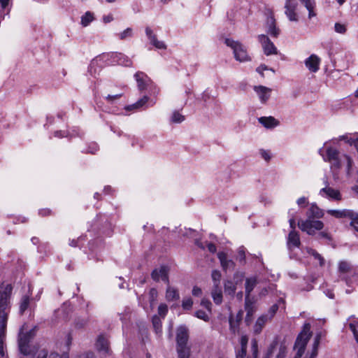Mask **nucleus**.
Wrapping results in <instances>:
<instances>
[{
	"instance_id": "39",
	"label": "nucleus",
	"mask_w": 358,
	"mask_h": 358,
	"mask_svg": "<svg viewBox=\"0 0 358 358\" xmlns=\"http://www.w3.org/2000/svg\"><path fill=\"white\" fill-rule=\"evenodd\" d=\"M320 343V337L317 336H316L313 346V351L311 352V355L309 358H315L317 355V348Z\"/></svg>"
},
{
	"instance_id": "9",
	"label": "nucleus",
	"mask_w": 358,
	"mask_h": 358,
	"mask_svg": "<svg viewBox=\"0 0 358 358\" xmlns=\"http://www.w3.org/2000/svg\"><path fill=\"white\" fill-rule=\"evenodd\" d=\"M217 258L219 259L221 267L224 272L234 270L236 264L232 259L228 258L227 253L224 252H219L217 253Z\"/></svg>"
},
{
	"instance_id": "40",
	"label": "nucleus",
	"mask_w": 358,
	"mask_h": 358,
	"mask_svg": "<svg viewBox=\"0 0 358 358\" xmlns=\"http://www.w3.org/2000/svg\"><path fill=\"white\" fill-rule=\"evenodd\" d=\"M150 43L158 49H166V45L163 41H158L157 37H152V40Z\"/></svg>"
},
{
	"instance_id": "47",
	"label": "nucleus",
	"mask_w": 358,
	"mask_h": 358,
	"mask_svg": "<svg viewBox=\"0 0 358 358\" xmlns=\"http://www.w3.org/2000/svg\"><path fill=\"white\" fill-rule=\"evenodd\" d=\"M201 306L207 309V310L211 313L212 311V303L208 299H203L201 301Z\"/></svg>"
},
{
	"instance_id": "45",
	"label": "nucleus",
	"mask_w": 358,
	"mask_h": 358,
	"mask_svg": "<svg viewBox=\"0 0 358 358\" xmlns=\"http://www.w3.org/2000/svg\"><path fill=\"white\" fill-rule=\"evenodd\" d=\"M168 313V306L165 303H161L158 307V314L164 317Z\"/></svg>"
},
{
	"instance_id": "36",
	"label": "nucleus",
	"mask_w": 358,
	"mask_h": 358,
	"mask_svg": "<svg viewBox=\"0 0 358 358\" xmlns=\"http://www.w3.org/2000/svg\"><path fill=\"white\" fill-rule=\"evenodd\" d=\"M221 273L220 271L218 270H213L212 271V274H211V277H212V279L213 280V282H214V285L213 286H215V285H220V280H221Z\"/></svg>"
},
{
	"instance_id": "25",
	"label": "nucleus",
	"mask_w": 358,
	"mask_h": 358,
	"mask_svg": "<svg viewBox=\"0 0 358 358\" xmlns=\"http://www.w3.org/2000/svg\"><path fill=\"white\" fill-rule=\"evenodd\" d=\"M257 285L256 278H249L245 280V294L248 297Z\"/></svg>"
},
{
	"instance_id": "46",
	"label": "nucleus",
	"mask_w": 358,
	"mask_h": 358,
	"mask_svg": "<svg viewBox=\"0 0 358 358\" xmlns=\"http://www.w3.org/2000/svg\"><path fill=\"white\" fill-rule=\"evenodd\" d=\"M351 220L350 225L355 229L356 231H358V214L353 212L352 217H349Z\"/></svg>"
},
{
	"instance_id": "49",
	"label": "nucleus",
	"mask_w": 358,
	"mask_h": 358,
	"mask_svg": "<svg viewBox=\"0 0 358 358\" xmlns=\"http://www.w3.org/2000/svg\"><path fill=\"white\" fill-rule=\"evenodd\" d=\"M251 348L252 351V354L255 358L257 356L258 353V344L256 339H253L251 341Z\"/></svg>"
},
{
	"instance_id": "42",
	"label": "nucleus",
	"mask_w": 358,
	"mask_h": 358,
	"mask_svg": "<svg viewBox=\"0 0 358 358\" xmlns=\"http://www.w3.org/2000/svg\"><path fill=\"white\" fill-rule=\"evenodd\" d=\"M343 158L344 159V160L346 162L347 173H348V174H350V171L352 170V164H353V161L351 159V157L350 156L347 155H343Z\"/></svg>"
},
{
	"instance_id": "16",
	"label": "nucleus",
	"mask_w": 358,
	"mask_h": 358,
	"mask_svg": "<svg viewBox=\"0 0 358 358\" xmlns=\"http://www.w3.org/2000/svg\"><path fill=\"white\" fill-rule=\"evenodd\" d=\"M254 90L258 94L262 103H265L271 96V89L264 86H255Z\"/></svg>"
},
{
	"instance_id": "4",
	"label": "nucleus",
	"mask_w": 358,
	"mask_h": 358,
	"mask_svg": "<svg viewBox=\"0 0 358 358\" xmlns=\"http://www.w3.org/2000/svg\"><path fill=\"white\" fill-rule=\"evenodd\" d=\"M189 331L184 326L179 327L176 331V352L178 358H189L191 348L188 345Z\"/></svg>"
},
{
	"instance_id": "58",
	"label": "nucleus",
	"mask_w": 358,
	"mask_h": 358,
	"mask_svg": "<svg viewBox=\"0 0 358 358\" xmlns=\"http://www.w3.org/2000/svg\"><path fill=\"white\" fill-rule=\"evenodd\" d=\"M122 96V94H117L115 95H110L109 94L106 97V99L109 103H113L115 100L120 99Z\"/></svg>"
},
{
	"instance_id": "6",
	"label": "nucleus",
	"mask_w": 358,
	"mask_h": 358,
	"mask_svg": "<svg viewBox=\"0 0 358 358\" xmlns=\"http://www.w3.org/2000/svg\"><path fill=\"white\" fill-rule=\"evenodd\" d=\"M225 44L233 50L234 58L240 62H245L251 60L245 45L238 41H234L231 38H226Z\"/></svg>"
},
{
	"instance_id": "18",
	"label": "nucleus",
	"mask_w": 358,
	"mask_h": 358,
	"mask_svg": "<svg viewBox=\"0 0 358 358\" xmlns=\"http://www.w3.org/2000/svg\"><path fill=\"white\" fill-rule=\"evenodd\" d=\"M270 320L271 317H268V315H262L260 317H259L254 325L255 334H260L265 324Z\"/></svg>"
},
{
	"instance_id": "14",
	"label": "nucleus",
	"mask_w": 358,
	"mask_h": 358,
	"mask_svg": "<svg viewBox=\"0 0 358 358\" xmlns=\"http://www.w3.org/2000/svg\"><path fill=\"white\" fill-rule=\"evenodd\" d=\"M320 194L336 201L342 199L341 194L338 189H335L331 187H325L320 189Z\"/></svg>"
},
{
	"instance_id": "2",
	"label": "nucleus",
	"mask_w": 358,
	"mask_h": 358,
	"mask_svg": "<svg viewBox=\"0 0 358 358\" xmlns=\"http://www.w3.org/2000/svg\"><path fill=\"white\" fill-rule=\"evenodd\" d=\"M307 215L308 219L299 220L298 227L301 231L306 232L308 235H314L316 231L323 229L324 223L322 221L315 220L311 218L322 217L324 216V211L316 204H312Z\"/></svg>"
},
{
	"instance_id": "60",
	"label": "nucleus",
	"mask_w": 358,
	"mask_h": 358,
	"mask_svg": "<svg viewBox=\"0 0 358 358\" xmlns=\"http://www.w3.org/2000/svg\"><path fill=\"white\" fill-rule=\"evenodd\" d=\"M286 357V349L284 346H280L276 358H285Z\"/></svg>"
},
{
	"instance_id": "61",
	"label": "nucleus",
	"mask_w": 358,
	"mask_h": 358,
	"mask_svg": "<svg viewBox=\"0 0 358 358\" xmlns=\"http://www.w3.org/2000/svg\"><path fill=\"white\" fill-rule=\"evenodd\" d=\"M192 293L194 296H201L202 294V290L200 287L194 286L192 289Z\"/></svg>"
},
{
	"instance_id": "20",
	"label": "nucleus",
	"mask_w": 358,
	"mask_h": 358,
	"mask_svg": "<svg viewBox=\"0 0 358 358\" xmlns=\"http://www.w3.org/2000/svg\"><path fill=\"white\" fill-rule=\"evenodd\" d=\"M258 121L267 129H273L279 125L280 123L278 120L272 116L261 117L258 119Z\"/></svg>"
},
{
	"instance_id": "57",
	"label": "nucleus",
	"mask_w": 358,
	"mask_h": 358,
	"mask_svg": "<svg viewBox=\"0 0 358 358\" xmlns=\"http://www.w3.org/2000/svg\"><path fill=\"white\" fill-rule=\"evenodd\" d=\"M317 239L325 238L327 240H331V235L328 232L321 231L317 234Z\"/></svg>"
},
{
	"instance_id": "34",
	"label": "nucleus",
	"mask_w": 358,
	"mask_h": 358,
	"mask_svg": "<svg viewBox=\"0 0 358 358\" xmlns=\"http://www.w3.org/2000/svg\"><path fill=\"white\" fill-rule=\"evenodd\" d=\"M308 253L314 257V258L319 261L320 265L322 266L324 264V259L320 254H319L315 250L310 248L308 250Z\"/></svg>"
},
{
	"instance_id": "12",
	"label": "nucleus",
	"mask_w": 358,
	"mask_h": 358,
	"mask_svg": "<svg viewBox=\"0 0 358 358\" xmlns=\"http://www.w3.org/2000/svg\"><path fill=\"white\" fill-rule=\"evenodd\" d=\"M169 270L166 266H162L159 268H156L152 271L151 277L155 281H159L162 280L169 284Z\"/></svg>"
},
{
	"instance_id": "56",
	"label": "nucleus",
	"mask_w": 358,
	"mask_h": 358,
	"mask_svg": "<svg viewBox=\"0 0 358 358\" xmlns=\"http://www.w3.org/2000/svg\"><path fill=\"white\" fill-rule=\"evenodd\" d=\"M48 358H69V355L66 353L60 355L57 352H52L49 355Z\"/></svg>"
},
{
	"instance_id": "26",
	"label": "nucleus",
	"mask_w": 358,
	"mask_h": 358,
	"mask_svg": "<svg viewBox=\"0 0 358 358\" xmlns=\"http://www.w3.org/2000/svg\"><path fill=\"white\" fill-rule=\"evenodd\" d=\"M166 298L168 301H175L179 299V294L177 289L169 286L166 292Z\"/></svg>"
},
{
	"instance_id": "11",
	"label": "nucleus",
	"mask_w": 358,
	"mask_h": 358,
	"mask_svg": "<svg viewBox=\"0 0 358 358\" xmlns=\"http://www.w3.org/2000/svg\"><path fill=\"white\" fill-rule=\"evenodd\" d=\"M297 3L295 0H287L285 2V14L290 21L296 22L298 20L297 14L295 12Z\"/></svg>"
},
{
	"instance_id": "38",
	"label": "nucleus",
	"mask_w": 358,
	"mask_h": 358,
	"mask_svg": "<svg viewBox=\"0 0 358 358\" xmlns=\"http://www.w3.org/2000/svg\"><path fill=\"white\" fill-rule=\"evenodd\" d=\"M194 316L200 320H203L204 322H208L210 320L208 315L202 310H196L194 313Z\"/></svg>"
},
{
	"instance_id": "35",
	"label": "nucleus",
	"mask_w": 358,
	"mask_h": 358,
	"mask_svg": "<svg viewBox=\"0 0 358 358\" xmlns=\"http://www.w3.org/2000/svg\"><path fill=\"white\" fill-rule=\"evenodd\" d=\"M229 322L230 330L233 334H235L236 331H238L239 324L238 323V322H236L234 320V317H233L232 315L229 316Z\"/></svg>"
},
{
	"instance_id": "28",
	"label": "nucleus",
	"mask_w": 358,
	"mask_h": 358,
	"mask_svg": "<svg viewBox=\"0 0 358 358\" xmlns=\"http://www.w3.org/2000/svg\"><path fill=\"white\" fill-rule=\"evenodd\" d=\"M352 271L351 264L346 261H341L338 264V271L341 273H350Z\"/></svg>"
},
{
	"instance_id": "59",
	"label": "nucleus",
	"mask_w": 358,
	"mask_h": 358,
	"mask_svg": "<svg viewBox=\"0 0 358 358\" xmlns=\"http://www.w3.org/2000/svg\"><path fill=\"white\" fill-rule=\"evenodd\" d=\"M260 154L262 157L264 159L266 162H268L271 159V155L269 151L261 150Z\"/></svg>"
},
{
	"instance_id": "29",
	"label": "nucleus",
	"mask_w": 358,
	"mask_h": 358,
	"mask_svg": "<svg viewBox=\"0 0 358 358\" xmlns=\"http://www.w3.org/2000/svg\"><path fill=\"white\" fill-rule=\"evenodd\" d=\"M236 285L231 280H227L224 282V292L229 295H234L236 292Z\"/></svg>"
},
{
	"instance_id": "33",
	"label": "nucleus",
	"mask_w": 358,
	"mask_h": 358,
	"mask_svg": "<svg viewBox=\"0 0 358 358\" xmlns=\"http://www.w3.org/2000/svg\"><path fill=\"white\" fill-rule=\"evenodd\" d=\"M157 296H158L157 290L155 288H151L149 292V301H150V308L152 309L153 308V307L155 306V303L157 301Z\"/></svg>"
},
{
	"instance_id": "62",
	"label": "nucleus",
	"mask_w": 358,
	"mask_h": 358,
	"mask_svg": "<svg viewBox=\"0 0 358 358\" xmlns=\"http://www.w3.org/2000/svg\"><path fill=\"white\" fill-rule=\"evenodd\" d=\"M145 34L150 41L152 40V37H157L153 34L152 30L148 27L145 28Z\"/></svg>"
},
{
	"instance_id": "37",
	"label": "nucleus",
	"mask_w": 358,
	"mask_h": 358,
	"mask_svg": "<svg viewBox=\"0 0 358 358\" xmlns=\"http://www.w3.org/2000/svg\"><path fill=\"white\" fill-rule=\"evenodd\" d=\"M133 31L131 28H127L125 30H124L122 32L117 34L120 40H125L128 38H130L132 36Z\"/></svg>"
},
{
	"instance_id": "8",
	"label": "nucleus",
	"mask_w": 358,
	"mask_h": 358,
	"mask_svg": "<svg viewBox=\"0 0 358 358\" xmlns=\"http://www.w3.org/2000/svg\"><path fill=\"white\" fill-rule=\"evenodd\" d=\"M324 160L328 161L331 164V168L339 169L341 167V159L339 158L338 151L333 148L327 149V156Z\"/></svg>"
},
{
	"instance_id": "55",
	"label": "nucleus",
	"mask_w": 358,
	"mask_h": 358,
	"mask_svg": "<svg viewBox=\"0 0 358 358\" xmlns=\"http://www.w3.org/2000/svg\"><path fill=\"white\" fill-rule=\"evenodd\" d=\"M303 4L306 6V8H315V0H300Z\"/></svg>"
},
{
	"instance_id": "15",
	"label": "nucleus",
	"mask_w": 358,
	"mask_h": 358,
	"mask_svg": "<svg viewBox=\"0 0 358 358\" xmlns=\"http://www.w3.org/2000/svg\"><path fill=\"white\" fill-rule=\"evenodd\" d=\"M134 78L136 80L138 90L141 92L145 90L147 87L148 83L150 81L148 76L142 71H138L135 73Z\"/></svg>"
},
{
	"instance_id": "22",
	"label": "nucleus",
	"mask_w": 358,
	"mask_h": 358,
	"mask_svg": "<svg viewBox=\"0 0 358 358\" xmlns=\"http://www.w3.org/2000/svg\"><path fill=\"white\" fill-rule=\"evenodd\" d=\"M268 30L267 33L272 37L277 38L280 34V29L275 26V20L273 16L268 18Z\"/></svg>"
},
{
	"instance_id": "21",
	"label": "nucleus",
	"mask_w": 358,
	"mask_h": 358,
	"mask_svg": "<svg viewBox=\"0 0 358 358\" xmlns=\"http://www.w3.org/2000/svg\"><path fill=\"white\" fill-rule=\"evenodd\" d=\"M327 213L336 218L352 217L353 215V211L348 209L328 210Z\"/></svg>"
},
{
	"instance_id": "64",
	"label": "nucleus",
	"mask_w": 358,
	"mask_h": 358,
	"mask_svg": "<svg viewBox=\"0 0 358 358\" xmlns=\"http://www.w3.org/2000/svg\"><path fill=\"white\" fill-rule=\"evenodd\" d=\"M79 358H95V355L92 352H86L81 355Z\"/></svg>"
},
{
	"instance_id": "44",
	"label": "nucleus",
	"mask_w": 358,
	"mask_h": 358,
	"mask_svg": "<svg viewBox=\"0 0 358 358\" xmlns=\"http://www.w3.org/2000/svg\"><path fill=\"white\" fill-rule=\"evenodd\" d=\"M171 120H172V122H173L180 123V122H182L185 120V117L183 115H182L178 111H175L173 113Z\"/></svg>"
},
{
	"instance_id": "54",
	"label": "nucleus",
	"mask_w": 358,
	"mask_h": 358,
	"mask_svg": "<svg viewBox=\"0 0 358 358\" xmlns=\"http://www.w3.org/2000/svg\"><path fill=\"white\" fill-rule=\"evenodd\" d=\"M278 310V306L277 304H273L269 309L268 317H271V320L273 318V317L275 315V313Z\"/></svg>"
},
{
	"instance_id": "41",
	"label": "nucleus",
	"mask_w": 358,
	"mask_h": 358,
	"mask_svg": "<svg viewBox=\"0 0 358 358\" xmlns=\"http://www.w3.org/2000/svg\"><path fill=\"white\" fill-rule=\"evenodd\" d=\"M193 305V301L190 297L185 298L182 300V307L184 310H190Z\"/></svg>"
},
{
	"instance_id": "30",
	"label": "nucleus",
	"mask_w": 358,
	"mask_h": 358,
	"mask_svg": "<svg viewBox=\"0 0 358 358\" xmlns=\"http://www.w3.org/2000/svg\"><path fill=\"white\" fill-rule=\"evenodd\" d=\"M115 57L118 58L117 62L119 64L124 65L125 66H130L132 64V62L130 59L120 53L115 54Z\"/></svg>"
},
{
	"instance_id": "43",
	"label": "nucleus",
	"mask_w": 358,
	"mask_h": 358,
	"mask_svg": "<svg viewBox=\"0 0 358 358\" xmlns=\"http://www.w3.org/2000/svg\"><path fill=\"white\" fill-rule=\"evenodd\" d=\"M335 31L338 34H345L347 31L346 26L343 24H341L339 22H336L334 25Z\"/></svg>"
},
{
	"instance_id": "17",
	"label": "nucleus",
	"mask_w": 358,
	"mask_h": 358,
	"mask_svg": "<svg viewBox=\"0 0 358 358\" xmlns=\"http://www.w3.org/2000/svg\"><path fill=\"white\" fill-rule=\"evenodd\" d=\"M287 246L289 249L294 248H299L301 245L299 235L295 230H291L288 234Z\"/></svg>"
},
{
	"instance_id": "48",
	"label": "nucleus",
	"mask_w": 358,
	"mask_h": 358,
	"mask_svg": "<svg viewBox=\"0 0 358 358\" xmlns=\"http://www.w3.org/2000/svg\"><path fill=\"white\" fill-rule=\"evenodd\" d=\"M48 351L45 348L38 350L36 352V358H48Z\"/></svg>"
},
{
	"instance_id": "10",
	"label": "nucleus",
	"mask_w": 358,
	"mask_h": 358,
	"mask_svg": "<svg viewBox=\"0 0 358 358\" xmlns=\"http://www.w3.org/2000/svg\"><path fill=\"white\" fill-rule=\"evenodd\" d=\"M96 350L103 355H110V349L108 338L103 335H99L95 344Z\"/></svg>"
},
{
	"instance_id": "27",
	"label": "nucleus",
	"mask_w": 358,
	"mask_h": 358,
	"mask_svg": "<svg viewBox=\"0 0 358 358\" xmlns=\"http://www.w3.org/2000/svg\"><path fill=\"white\" fill-rule=\"evenodd\" d=\"M30 299L28 296H23L20 303L19 313L23 315L29 306Z\"/></svg>"
},
{
	"instance_id": "52",
	"label": "nucleus",
	"mask_w": 358,
	"mask_h": 358,
	"mask_svg": "<svg viewBox=\"0 0 358 358\" xmlns=\"http://www.w3.org/2000/svg\"><path fill=\"white\" fill-rule=\"evenodd\" d=\"M99 150V145L96 143H92L85 152H89L91 154H95L96 152Z\"/></svg>"
},
{
	"instance_id": "19",
	"label": "nucleus",
	"mask_w": 358,
	"mask_h": 358,
	"mask_svg": "<svg viewBox=\"0 0 358 358\" xmlns=\"http://www.w3.org/2000/svg\"><path fill=\"white\" fill-rule=\"evenodd\" d=\"M248 343V336L246 335L241 336L240 338L241 348L236 351V358H245Z\"/></svg>"
},
{
	"instance_id": "32",
	"label": "nucleus",
	"mask_w": 358,
	"mask_h": 358,
	"mask_svg": "<svg viewBox=\"0 0 358 358\" xmlns=\"http://www.w3.org/2000/svg\"><path fill=\"white\" fill-rule=\"evenodd\" d=\"M94 20V17H93V15L92 13H91L90 12L87 11L85 13L84 15L82 16L81 17V24L84 27H87V25H89V24L92 22Z\"/></svg>"
},
{
	"instance_id": "31",
	"label": "nucleus",
	"mask_w": 358,
	"mask_h": 358,
	"mask_svg": "<svg viewBox=\"0 0 358 358\" xmlns=\"http://www.w3.org/2000/svg\"><path fill=\"white\" fill-rule=\"evenodd\" d=\"M153 327L157 334L162 332V320L157 315H154L152 319Z\"/></svg>"
},
{
	"instance_id": "50",
	"label": "nucleus",
	"mask_w": 358,
	"mask_h": 358,
	"mask_svg": "<svg viewBox=\"0 0 358 358\" xmlns=\"http://www.w3.org/2000/svg\"><path fill=\"white\" fill-rule=\"evenodd\" d=\"M237 259L240 262H245V253L243 248H240L238 250Z\"/></svg>"
},
{
	"instance_id": "51",
	"label": "nucleus",
	"mask_w": 358,
	"mask_h": 358,
	"mask_svg": "<svg viewBox=\"0 0 358 358\" xmlns=\"http://www.w3.org/2000/svg\"><path fill=\"white\" fill-rule=\"evenodd\" d=\"M52 211L50 208H42L38 210V215L41 217L52 215Z\"/></svg>"
},
{
	"instance_id": "7",
	"label": "nucleus",
	"mask_w": 358,
	"mask_h": 358,
	"mask_svg": "<svg viewBox=\"0 0 358 358\" xmlns=\"http://www.w3.org/2000/svg\"><path fill=\"white\" fill-rule=\"evenodd\" d=\"M258 41L262 44L264 52L266 55H276L277 48L271 41L266 35L261 34L258 36Z\"/></svg>"
},
{
	"instance_id": "1",
	"label": "nucleus",
	"mask_w": 358,
	"mask_h": 358,
	"mask_svg": "<svg viewBox=\"0 0 358 358\" xmlns=\"http://www.w3.org/2000/svg\"><path fill=\"white\" fill-rule=\"evenodd\" d=\"M13 286L2 283L0 285V358H6L4 341L6 325L11 308V296Z\"/></svg>"
},
{
	"instance_id": "53",
	"label": "nucleus",
	"mask_w": 358,
	"mask_h": 358,
	"mask_svg": "<svg viewBox=\"0 0 358 358\" xmlns=\"http://www.w3.org/2000/svg\"><path fill=\"white\" fill-rule=\"evenodd\" d=\"M296 203L299 207L304 208L308 205V201L306 197L302 196L297 199Z\"/></svg>"
},
{
	"instance_id": "24",
	"label": "nucleus",
	"mask_w": 358,
	"mask_h": 358,
	"mask_svg": "<svg viewBox=\"0 0 358 358\" xmlns=\"http://www.w3.org/2000/svg\"><path fill=\"white\" fill-rule=\"evenodd\" d=\"M211 296L215 304L220 305L222 302V292L220 285L213 286Z\"/></svg>"
},
{
	"instance_id": "3",
	"label": "nucleus",
	"mask_w": 358,
	"mask_h": 358,
	"mask_svg": "<svg viewBox=\"0 0 358 358\" xmlns=\"http://www.w3.org/2000/svg\"><path fill=\"white\" fill-rule=\"evenodd\" d=\"M25 327L26 324H23L19 331L17 343L20 354L24 356H28L34 352V348L31 347L30 343L36 336L38 327L34 326L29 331H25Z\"/></svg>"
},
{
	"instance_id": "5",
	"label": "nucleus",
	"mask_w": 358,
	"mask_h": 358,
	"mask_svg": "<svg viewBox=\"0 0 358 358\" xmlns=\"http://www.w3.org/2000/svg\"><path fill=\"white\" fill-rule=\"evenodd\" d=\"M311 336L312 332L310 331V324L309 323H306L303 327L302 331L298 335L294 343V348L296 350L294 358H301L305 352L307 343Z\"/></svg>"
},
{
	"instance_id": "23",
	"label": "nucleus",
	"mask_w": 358,
	"mask_h": 358,
	"mask_svg": "<svg viewBox=\"0 0 358 358\" xmlns=\"http://www.w3.org/2000/svg\"><path fill=\"white\" fill-rule=\"evenodd\" d=\"M149 97L148 96H143L141 99L137 101L136 103L127 106L124 108L126 110L131 111L133 110H138L143 108L148 101Z\"/></svg>"
},
{
	"instance_id": "63",
	"label": "nucleus",
	"mask_w": 358,
	"mask_h": 358,
	"mask_svg": "<svg viewBox=\"0 0 358 358\" xmlns=\"http://www.w3.org/2000/svg\"><path fill=\"white\" fill-rule=\"evenodd\" d=\"M207 248L211 253H215L217 251V247L216 245L213 243H207Z\"/></svg>"
},
{
	"instance_id": "13",
	"label": "nucleus",
	"mask_w": 358,
	"mask_h": 358,
	"mask_svg": "<svg viewBox=\"0 0 358 358\" xmlns=\"http://www.w3.org/2000/svg\"><path fill=\"white\" fill-rule=\"evenodd\" d=\"M320 58L313 54L305 60V65L310 72L316 73L320 69Z\"/></svg>"
}]
</instances>
